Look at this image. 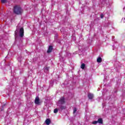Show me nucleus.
Listing matches in <instances>:
<instances>
[{"label":"nucleus","mask_w":125,"mask_h":125,"mask_svg":"<svg viewBox=\"0 0 125 125\" xmlns=\"http://www.w3.org/2000/svg\"><path fill=\"white\" fill-rule=\"evenodd\" d=\"M76 112H77V108L76 107H74L73 109V114H75V113H76Z\"/></svg>","instance_id":"nucleus-15"},{"label":"nucleus","mask_w":125,"mask_h":125,"mask_svg":"<svg viewBox=\"0 0 125 125\" xmlns=\"http://www.w3.org/2000/svg\"><path fill=\"white\" fill-rule=\"evenodd\" d=\"M1 2L2 3H5V2H7V0H1Z\"/></svg>","instance_id":"nucleus-14"},{"label":"nucleus","mask_w":125,"mask_h":125,"mask_svg":"<svg viewBox=\"0 0 125 125\" xmlns=\"http://www.w3.org/2000/svg\"><path fill=\"white\" fill-rule=\"evenodd\" d=\"M97 62H98V63H101V62H102V58H101V57H98L97 59Z\"/></svg>","instance_id":"nucleus-10"},{"label":"nucleus","mask_w":125,"mask_h":125,"mask_svg":"<svg viewBox=\"0 0 125 125\" xmlns=\"http://www.w3.org/2000/svg\"><path fill=\"white\" fill-rule=\"evenodd\" d=\"M97 124H98V122L97 121H95L92 122L93 125H97Z\"/></svg>","instance_id":"nucleus-13"},{"label":"nucleus","mask_w":125,"mask_h":125,"mask_svg":"<svg viewBox=\"0 0 125 125\" xmlns=\"http://www.w3.org/2000/svg\"><path fill=\"white\" fill-rule=\"evenodd\" d=\"M35 103L36 105H40L41 102L40 101V98L39 97H37L35 100Z\"/></svg>","instance_id":"nucleus-4"},{"label":"nucleus","mask_w":125,"mask_h":125,"mask_svg":"<svg viewBox=\"0 0 125 125\" xmlns=\"http://www.w3.org/2000/svg\"><path fill=\"white\" fill-rule=\"evenodd\" d=\"M49 70V67H46L44 69V71L45 72V71H46V72H47V71H48Z\"/></svg>","instance_id":"nucleus-16"},{"label":"nucleus","mask_w":125,"mask_h":125,"mask_svg":"<svg viewBox=\"0 0 125 125\" xmlns=\"http://www.w3.org/2000/svg\"><path fill=\"white\" fill-rule=\"evenodd\" d=\"M53 50V46L50 45L49 46V48L47 51V53H50L52 52V50Z\"/></svg>","instance_id":"nucleus-5"},{"label":"nucleus","mask_w":125,"mask_h":125,"mask_svg":"<svg viewBox=\"0 0 125 125\" xmlns=\"http://www.w3.org/2000/svg\"><path fill=\"white\" fill-rule=\"evenodd\" d=\"M65 103H66V101H65V98L64 97H62L59 100L58 106H59V105H63V104H65Z\"/></svg>","instance_id":"nucleus-2"},{"label":"nucleus","mask_w":125,"mask_h":125,"mask_svg":"<svg viewBox=\"0 0 125 125\" xmlns=\"http://www.w3.org/2000/svg\"><path fill=\"white\" fill-rule=\"evenodd\" d=\"M45 123L46 125H50V123H51V121H50V119L48 118L45 120Z\"/></svg>","instance_id":"nucleus-8"},{"label":"nucleus","mask_w":125,"mask_h":125,"mask_svg":"<svg viewBox=\"0 0 125 125\" xmlns=\"http://www.w3.org/2000/svg\"><path fill=\"white\" fill-rule=\"evenodd\" d=\"M14 13L17 15H20L21 13H23V10L19 6H15L13 9Z\"/></svg>","instance_id":"nucleus-1"},{"label":"nucleus","mask_w":125,"mask_h":125,"mask_svg":"<svg viewBox=\"0 0 125 125\" xmlns=\"http://www.w3.org/2000/svg\"><path fill=\"white\" fill-rule=\"evenodd\" d=\"M17 34H18V30H16L15 31V35L16 36H17Z\"/></svg>","instance_id":"nucleus-17"},{"label":"nucleus","mask_w":125,"mask_h":125,"mask_svg":"<svg viewBox=\"0 0 125 125\" xmlns=\"http://www.w3.org/2000/svg\"><path fill=\"white\" fill-rule=\"evenodd\" d=\"M93 97H94V95L93 94L88 93V98L90 100L93 99Z\"/></svg>","instance_id":"nucleus-6"},{"label":"nucleus","mask_w":125,"mask_h":125,"mask_svg":"<svg viewBox=\"0 0 125 125\" xmlns=\"http://www.w3.org/2000/svg\"><path fill=\"white\" fill-rule=\"evenodd\" d=\"M60 108L61 109V110H65V109L67 108V107L65 105L60 104Z\"/></svg>","instance_id":"nucleus-9"},{"label":"nucleus","mask_w":125,"mask_h":125,"mask_svg":"<svg viewBox=\"0 0 125 125\" xmlns=\"http://www.w3.org/2000/svg\"><path fill=\"white\" fill-rule=\"evenodd\" d=\"M104 17V15H103V14H102L101 15V19H103Z\"/></svg>","instance_id":"nucleus-18"},{"label":"nucleus","mask_w":125,"mask_h":125,"mask_svg":"<svg viewBox=\"0 0 125 125\" xmlns=\"http://www.w3.org/2000/svg\"><path fill=\"white\" fill-rule=\"evenodd\" d=\"M54 113L55 114H57V113H58V109L57 108H56L54 110Z\"/></svg>","instance_id":"nucleus-12"},{"label":"nucleus","mask_w":125,"mask_h":125,"mask_svg":"<svg viewBox=\"0 0 125 125\" xmlns=\"http://www.w3.org/2000/svg\"><path fill=\"white\" fill-rule=\"evenodd\" d=\"M85 67V64H84V63H82V64H81V69H82L83 70V69H84Z\"/></svg>","instance_id":"nucleus-11"},{"label":"nucleus","mask_w":125,"mask_h":125,"mask_svg":"<svg viewBox=\"0 0 125 125\" xmlns=\"http://www.w3.org/2000/svg\"><path fill=\"white\" fill-rule=\"evenodd\" d=\"M20 37L21 38H23L24 37V28L21 27L20 29Z\"/></svg>","instance_id":"nucleus-3"},{"label":"nucleus","mask_w":125,"mask_h":125,"mask_svg":"<svg viewBox=\"0 0 125 125\" xmlns=\"http://www.w3.org/2000/svg\"><path fill=\"white\" fill-rule=\"evenodd\" d=\"M4 106H5V104L2 105V108H3L4 107Z\"/></svg>","instance_id":"nucleus-19"},{"label":"nucleus","mask_w":125,"mask_h":125,"mask_svg":"<svg viewBox=\"0 0 125 125\" xmlns=\"http://www.w3.org/2000/svg\"><path fill=\"white\" fill-rule=\"evenodd\" d=\"M98 123L100 124L101 125H103V119L102 118H99L98 119Z\"/></svg>","instance_id":"nucleus-7"}]
</instances>
